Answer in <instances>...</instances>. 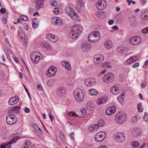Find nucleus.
<instances>
[{"instance_id": "nucleus-46", "label": "nucleus", "mask_w": 148, "mask_h": 148, "mask_svg": "<svg viewBox=\"0 0 148 148\" xmlns=\"http://www.w3.org/2000/svg\"><path fill=\"white\" fill-rule=\"evenodd\" d=\"M68 116H72L77 117L78 116V115L75 112H69L68 113Z\"/></svg>"}, {"instance_id": "nucleus-41", "label": "nucleus", "mask_w": 148, "mask_h": 148, "mask_svg": "<svg viewBox=\"0 0 148 148\" xmlns=\"http://www.w3.org/2000/svg\"><path fill=\"white\" fill-rule=\"evenodd\" d=\"M131 144L134 147H139L140 145V144L137 141L132 142Z\"/></svg>"}, {"instance_id": "nucleus-53", "label": "nucleus", "mask_w": 148, "mask_h": 148, "mask_svg": "<svg viewBox=\"0 0 148 148\" xmlns=\"http://www.w3.org/2000/svg\"><path fill=\"white\" fill-rule=\"evenodd\" d=\"M77 16V17L78 16L77 15V14L74 12V10L73 11V12L71 14V17H76V16Z\"/></svg>"}, {"instance_id": "nucleus-16", "label": "nucleus", "mask_w": 148, "mask_h": 148, "mask_svg": "<svg viewBox=\"0 0 148 148\" xmlns=\"http://www.w3.org/2000/svg\"><path fill=\"white\" fill-rule=\"evenodd\" d=\"M116 111V107L112 106L109 107L106 109V113L107 115H110L114 113Z\"/></svg>"}, {"instance_id": "nucleus-7", "label": "nucleus", "mask_w": 148, "mask_h": 148, "mask_svg": "<svg viewBox=\"0 0 148 148\" xmlns=\"http://www.w3.org/2000/svg\"><path fill=\"white\" fill-rule=\"evenodd\" d=\"M17 120L16 117L12 114H10L6 117V122L8 125H12L15 123Z\"/></svg>"}, {"instance_id": "nucleus-61", "label": "nucleus", "mask_w": 148, "mask_h": 148, "mask_svg": "<svg viewBox=\"0 0 148 148\" xmlns=\"http://www.w3.org/2000/svg\"><path fill=\"white\" fill-rule=\"evenodd\" d=\"M5 9L4 8H1V10H0V12L1 13H3L5 12Z\"/></svg>"}, {"instance_id": "nucleus-52", "label": "nucleus", "mask_w": 148, "mask_h": 148, "mask_svg": "<svg viewBox=\"0 0 148 148\" xmlns=\"http://www.w3.org/2000/svg\"><path fill=\"white\" fill-rule=\"evenodd\" d=\"M47 84L49 86H50L53 84V82L51 80H48L47 82Z\"/></svg>"}, {"instance_id": "nucleus-45", "label": "nucleus", "mask_w": 148, "mask_h": 148, "mask_svg": "<svg viewBox=\"0 0 148 148\" xmlns=\"http://www.w3.org/2000/svg\"><path fill=\"white\" fill-rule=\"evenodd\" d=\"M138 111L141 112L143 111V108L141 103H139L137 105Z\"/></svg>"}, {"instance_id": "nucleus-48", "label": "nucleus", "mask_w": 148, "mask_h": 148, "mask_svg": "<svg viewBox=\"0 0 148 148\" xmlns=\"http://www.w3.org/2000/svg\"><path fill=\"white\" fill-rule=\"evenodd\" d=\"M142 33L146 34L148 33V27H145L142 30Z\"/></svg>"}, {"instance_id": "nucleus-24", "label": "nucleus", "mask_w": 148, "mask_h": 148, "mask_svg": "<svg viewBox=\"0 0 148 148\" xmlns=\"http://www.w3.org/2000/svg\"><path fill=\"white\" fill-rule=\"evenodd\" d=\"M140 15V18L142 20H148V10H146L144 12H142Z\"/></svg>"}, {"instance_id": "nucleus-3", "label": "nucleus", "mask_w": 148, "mask_h": 148, "mask_svg": "<svg viewBox=\"0 0 148 148\" xmlns=\"http://www.w3.org/2000/svg\"><path fill=\"white\" fill-rule=\"evenodd\" d=\"M100 35L99 31H94L90 33L88 37V41L94 42L98 41L100 39Z\"/></svg>"}, {"instance_id": "nucleus-2", "label": "nucleus", "mask_w": 148, "mask_h": 148, "mask_svg": "<svg viewBox=\"0 0 148 148\" xmlns=\"http://www.w3.org/2000/svg\"><path fill=\"white\" fill-rule=\"evenodd\" d=\"M74 96L75 100L78 102L81 103L84 100V93L81 89H75L74 91Z\"/></svg>"}, {"instance_id": "nucleus-20", "label": "nucleus", "mask_w": 148, "mask_h": 148, "mask_svg": "<svg viewBox=\"0 0 148 148\" xmlns=\"http://www.w3.org/2000/svg\"><path fill=\"white\" fill-rule=\"evenodd\" d=\"M18 101V97L16 96L10 98L8 101V103L9 105H13L16 104Z\"/></svg>"}, {"instance_id": "nucleus-32", "label": "nucleus", "mask_w": 148, "mask_h": 148, "mask_svg": "<svg viewBox=\"0 0 148 148\" xmlns=\"http://www.w3.org/2000/svg\"><path fill=\"white\" fill-rule=\"evenodd\" d=\"M96 16L99 18H104L106 17V13L102 11L97 13Z\"/></svg>"}, {"instance_id": "nucleus-49", "label": "nucleus", "mask_w": 148, "mask_h": 148, "mask_svg": "<svg viewBox=\"0 0 148 148\" xmlns=\"http://www.w3.org/2000/svg\"><path fill=\"white\" fill-rule=\"evenodd\" d=\"M143 119L146 122L148 121V114L145 113L143 117Z\"/></svg>"}, {"instance_id": "nucleus-29", "label": "nucleus", "mask_w": 148, "mask_h": 148, "mask_svg": "<svg viewBox=\"0 0 148 148\" xmlns=\"http://www.w3.org/2000/svg\"><path fill=\"white\" fill-rule=\"evenodd\" d=\"M128 49L127 48H124L121 46H119L117 48V50L118 52L122 53L124 52V50L128 51Z\"/></svg>"}, {"instance_id": "nucleus-62", "label": "nucleus", "mask_w": 148, "mask_h": 148, "mask_svg": "<svg viewBox=\"0 0 148 148\" xmlns=\"http://www.w3.org/2000/svg\"><path fill=\"white\" fill-rule=\"evenodd\" d=\"M130 26L132 27H134L136 26L135 23H133L132 21H131L130 23Z\"/></svg>"}, {"instance_id": "nucleus-10", "label": "nucleus", "mask_w": 148, "mask_h": 148, "mask_svg": "<svg viewBox=\"0 0 148 148\" xmlns=\"http://www.w3.org/2000/svg\"><path fill=\"white\" fill-rule=\"evenodd\" d=\"M57 71V69L55 66H51L46 71V73L48 76L52 77L55 75Z\"/></svg>"}, {"instance_id": "nucleus-38", "label": "nucleus", "mask_w": 148, "mask_h": 148, "mask_svg": "<svg viewBox=\"0 0 148 148\" xmlns=\"http://www.w3.org/2000/svg\"><path fill=\"white\" fill-rule=\"evenodd\" d=\"M124 96V94L122 93L121 95L118 97L117 100L119 103H121L123 102Z\"/></svg>"}, {"instance_id": "nucleus-25", "label": "nucleus", "mask_w": 148, "mask_h": 148, "mask_svg": "<svg viewBox=\"0 0 148 148\" xmlns=\"http://www.w3.org/2000/svg\"><path fill=\"white\" fill-rule=\"evenodd\" d=\"M137 60V57L136 56H132L127 60V62L128 64H131Z\"/></svg>"}, {"instance_id": "nucleus-40", "label": "nucleus", "mask_w": 148, "mask_h": 148, "mask_svg": "<svg viewBox=\"0 0 148 148\" xmlns=\"http://www.w3.org/2000/svg\"><path fill=\"white\" fill-rule=\"evenodd\" d=\"M19 138L18 137H14L8 143H5V145H10L12 143H14L16 142V140L18 139Z\"/></svg>"}, {"instance_id": "nucleus-22", "label": "nucleus", "mask_w": 148, "mask_h": 148, "mask_svg": "<svg viewBox=\"0 0 148 148\" xmlns=\"http://www.w3.org/2000/svg\"><path fill=\"white\" fill-rule=\"evenodd\" d=\"M65 90L62 87H60L57 89L56 91V94L59 97L63 96L65 93Z\"/></svg>"}, {"instance_id": "nucleus-57", "label": "nucleus", "mask_w": 148, "mask_h": 148, "mask_svg": "<svg viewBox=\"0 0 148 148\" xmlns=\"http://www.w3.org/2000/svg\"><path fill=\"white\" fill-rule=\"evenodd\" d=\"M49 116L51 120V122H53V116L52 115V114H50V113H49Z\"/></svg>"}, {"instance_id": "nucleus-34", "label": "nucleus", "mask_w": 148, "mask_h": 148, "mask_svg": "<svg viewBox=\"0 0 148 148\" xmlns=\"http://www.w3.org/2000/svg\"><path fill=\"white\" fill-rule=\"evenodd\" d=\"M105 46L106 48H110L112 46L111 41L110 40L106 41L105 42Z\"/></svg>"}, {"instance_id": "nucleus-5", "label": "nucleus", "mask_w": 148, "mask_h": 148, "mask_svg": "<svg viewBox=\"0 0 148 148\" xmlns=\"http://www.w3.org/2000/svg\"><path fill=\"white\" fill-rule=\"evenodd\" d=\"M106 134L104 131H100L97 132L95 136V140L97 142H101L106 138Z\"/></svg>"}, {"instance_id": "nucleus-21", "label": "nucleus", "mask_w": 148, "mask_h": 148, "mask_svg": "<svg viewBox=\"0 0 148 148\" xmlns=\"http://www.w3.org/2000/svg\"><path fill=\"white\" fill-rule=\"evenodd\" d=\"M44 0H36L35 8L36 10H39L42 7Z\"/></svg>"}, {"instance_id": "nucleus-26", "label": "nucleus", "mask_w": 148, "mask_h": 148, "mask_svg": "<svg viewBox=\"0 0 148 148\" xmlns=\"http://www.w3.org/2000/svg\"><path fill=\"white\" fill-rule=\"evenodd\" d=\"M20 109L19 106H15L11 108L9 111L12 112L14 113H17L19 112Z\"/></svg>"}, {"instance_id": "nucleus-11", "label": "nucleus", "mask_w": 148, "mask_h": 148, "mask_svg": "<svg viewBox=\"0 0 148 148\" xmlns=\"http://www.w3.org/2000/svg\"><path fill=\"white\" fill-rule=\"evenodd\" d=\"M141 38L139 36L133 37L129 40L130 43L133 45H135L139 43L141 41Z\"/></svg>"}, {"instance_id": "nucleus-9", "label": "nucleus", "mask_w": 148, "mask_h": 148, "mask_svg": "<svg viewBox=\"0 0 148 148\" xmlns=\"http://www.w3.org/2000/svg\"><path fill=\"white\" fill-rule=\"evenodd\" d=\"M106 2L105 0H99L96 3L97 8L99 10L104 9L106 6Z\"/></svg>"}, {"instance_id": "nucleus-31", "label": "nucleus", "mask_w": 148, "mask_h": 148, "mask_svg": "<svg viewBox=\"0 0 148 148\" xmlns=\"http://www.w3.org/2000/svg\"><path fill=\"white\" fill-rule=\"evenodd\" d=\"M140 134V131L139 129H134L132 132V135L134 137L138 136Z\"/></svg>"}, {"instance_id": "nucleus-13", "label": "nucleus", "mask_w": 148, "mask_h": 148, "mask_svg": "<svg viewBox=\"0 0 148 148\" xmlns=\"http://www.w3.org/2000/svg\"><path fill=\"white\" fill-rule=\"evenodd\" d=\"M19 36L22 40L23 45L25 47H26L28 43V40L27 37L25 36V34L24 32H21L19 34Z\"/></svg>"}, {"instance_id": "nucleus-12", "label": "nucleus", "mask_w": 148, "mask_h": 148, "mask_svg": "<svg viewBox=\"0 0 148 148\" xmlns=\"http://www.w3.org/2000/svg\"><path fill=\"white\" fill-rule=\"evenodd\" d=\"M85 84L87 86H93L96 84V80L93 78L86 79L85 80Z\"/></svg>"}, {"instance_id": "nucleus-17", "label": "nucleus", "mask_w": 148, "mask_h": 148, "mask_svg": "<svg viewBox=\"0 0 148 148\" xmlns=\"http://www.w3.org/2000/svg\"><path fill=\"white\" fill-rule=\"evenodd\" d=\"M46 37L51 42H55L58 39V37L56 36L51 33H48L46 35Z\"/></svg>"}, {"instance_id": "nucleus-59", "label": "nucleus", "mask_w": 148, "mask_h": 148, "mask_svg": "<svg viewBox=\"0 0 148 148\" xmlns=\"http://www.w3.org/2000/svg\"><path fill=\"white\" fill-rule=\"evenodd\" d=\"M24 26L25 27V29L27 31L28 29V27L27 24L26 23H25L24 24Z\"/></svg>"}, {"instance_id": "nucleus-47", "label": "nucleus", "mask_w": 148, "mask_h": 148, "mask_svg": "<svg viewBox=\"0 0 148 148\" xmlns=\"http://www.w3.org/2000/svg\"><path fill=\"white\" fill-rule=\"evenodd\" d=\"M0 148H11V147L10 145H5V143H4L1 145Z\"/></svg>"}, {"instance_id": "nucleus-30", "label": "nucleus", "mask_w": 148, "mask_h": 148, "mask_svg": "<svg viewBox=\"0 0 148 148\" xmlns=\"http://www.w3.org/2000/svg\"><path fill=\"white\" fill-rule=\"evenodd\" d=\"M77 5L76 8H77L78 11H80L83 5V1L81 0H77Z\"/></svg>"}, {"instance_id": "nucleus-36", "label": "nucleus", "mask_w": 148, "mask_h": 148, "mask_svg": "<svg viewBox=\"0 0 148 148\" xmlns=\"http://www.w3.org/2000/svg\"><path fill=\"white\" fill-rule=\"evenodd\" d=\"M73 9L70 7L66 8L65 10L66 13L69 14L71 17L72 13L73 12Z\"/></svg>"}, {"instance_id": "nucleus-55", "label": "nucleus", "mask_w": 148, "mask_h": 148, "mask_svg": "<svg viewBox=\"0 0 148 148\" xmlns=\"http://www.w3.org/2000/svg\"><path fill=\"white\" fill-rule=\"evenodd\" d=\"M51 4L52 6L55 7L57 5V2L56 1H54L53 3L51 2Z\"/></svg>"}, {"instance_id": "nucleus-8", "label": "nucleus", "mask_w": 148, "mask_h": 148, "mask_svg": "<svg viewBox=\"0 0 148 148\" xmlns=\"http://www.w3.org/2000/svg\"><path fill=\"white\" fill-rule=\"evenodd\" d=\"M114 75L111 73H107L102 78V80L106 83H109L112 82L114 79Z\"/></svg>"}, {"instance_id": "nucleus-43", "label": "nucleus", "mask_w": 148, "mask_h": 148, "mask_svg": "<svg viewBox=\"0 0 148 148\" xmlns=\"http://www.w3.org/2000/svg\"><path fill=\"white\" fill-rule=\"evenodd\" d=\"M58 17H54L52 18L51 19V22L52 23L56 25V21H57V19H58Z\"/></svg>"}, {"instance_id": "nucleus-42", "label": "nucleus", "mask_w": 148, "mask_h": 148, "mask_svg": "<svg viewBox=\"0 0 148 148\" xmlns=\"http://www.w3.org/2000/svg\"><path fill=\"white\" fill-rule=\"evenodd\" d=\"M104 122L103 120H99L97 123V125L98 126V127H101L104 125Z\"/></svg>"}, {"instance_id": "nucleus-14", "label": "nucleus", "mask_w": 148, "mask_h": 148, "mask_svg": "<svg viewBox=\"0 0 148 148\" xmlns=\"http://www.w3.org/2000/svg\"><path fill=\"white\" fill-rule=\"evenodd\" d=\"M114 136V138L119 142H121L123 141L125 139L124 135L121 133L115 134Z\"/></svg>"}, {"instance_id": "nucleus-64", "label": "nucleus", "mask_w": 148, "mask_h": 148, "mask_svg": "<svg viewBox=\"0 0 148 148\" xmlns=\"http://www.w3.org/2000/svg\"><path fill=\"white\" fill-rule=\"evenodd\" d=\"M114 21L113 20H110L108 21V24L110 25H111L114 23Z\"/></svg>"}, {"instance_id": "nucleus-56", "label": "nucleus", "mask_w": 148, "mask_h": 148, "mask_svg": "<svg viewBox=\"0 0 148 148\" xmlns=\"http://www.w3.org/2000/svg\"><path fill=\"white\" fill-rule=\"evenodd\" d=\"M139 65V63L138 62L135 63L132 66L133 68H135L138 67Z\"/></svg>"}, {"instance_id": "nucleus-51", "label": "nucleus", "mask_w": 148, "mask_h": 148, "mask_svg": "<svg viewBox=\"0 0 148 148\" xmlns=\"http://www.w3.org/2000/svg\"><path fill=\"white\" fill-rule=\"evenodd\" d=\"M138 117L135 116L132 118V121L133 122H136L138 121Z\"/></svg>"}, {"instance_id": "nucleus-19", "label": "nucleus", "mask_w": 148, "mask_h": 148, "mask_svg": "<svg viewBox=\"0 0 148 148\" xmlns=\"http://www.w3.org/2000/svg\"><path fill=\"white\" fill-rule=\"evenodd\" d=\"M110 91L113 94L115 95H118L120 92V90L116 85L112 86L110 88Z\"/></svg>"}, {"instance_id": "nucleus-27", "label": "nucleus", "mask_w": 148, "mask_h": 148, "mask_svg": "<svg viewBox=\"0 0 148 148\" xmlns=\"http://www.w3.org/2000/svg\"><path fill=\"white\" fill-rule=\"evenodd\" d=\"M107 100V97H103L99 99L97 101V104H101L106 103Z\"/></svg>"}, {"instance_id": "nucleus-63", "label": "nucleus", "mask_w": 148, "mask_h": 148, "mask_svg": "<svg viewBox=\"0 0 148 148\" xmlns=\"http://www.w3.org/2000/svg\"><path fill=\"white\" fill-rule=\"evenodd\" d=\"M54 12L56 14H57V13H58L59 11L58 8H55L54 10Z\"/></svg>"}, {"instance_id": "nucleus-37", "label": "nucleus", "mask_w": 148, "mask_h": 148, "mask_svg": "<svg viewBox=\"0 0 148 148\" xmlns=\"http://www.w3.org/2000/svg\"><path fill=\"white\" fill-rule=\"evenodd\" d=\"M87 108L90 110H92L94 108V105L91 102H88L86 104Z\"/></svg>"}, {"instance_id": "nucleus-35", "label": "nucleus", "mask_w": 148, "mask_h": 148, "mask_svg": "<svg viewBox=\"0 0 148 148\" xmlns=\"http://www.w3.org/2000/svg\"><path fill=\"white\" fill-rule=\"evenodd\" d=\"M88 93L91 95H95L98 93V91L94 89H91L88 91Z\"/></svg>"}, {"instance_id": "nucleus-15", "label": "nucleus", "mask_w": 148, "mask_h": 148, "mask_svg": "<svg viewBox=\"0 0 148 148\" xmlns=\"http://www.w3.org/2000/svg\"><path fill=\"white\" fill-rule=\"evenodd\" d=\"M104 58L103 56L101 54L95 55L94 58V61L95 63L97 64L101 62Z\"/></svg>"}, {"instance_id": "nucleus-44", "label": "nucleus", "mask_w": 148, "mask_h": 148, "mask_svg": "<svg viewBox=\"0 0 148 148\" xmlns=\"http://www.w3.org/2000/svg\"><path fill=\"white\" fill-rule=\"evenodd\" d=\"M56 25H58V26H61L62 25V19L60 18L59 17L57 19Z\"/></svg>"}, {"instance_id": "nucleus-28", "label": "nucleus", "mask_w": 148, "mask_h": 148, "mask_svg": "<svg viewBox=\"0 0 148 148\" xmlns=\"http://www.w3.org/2000/svg\"><path fill=\"white\" fill-rule=\"evenodd\" d=\"M62 65L66 69L69 70H71V66L70 64L68 62L63 61L62 62Z\"/></svg>"}, {"instance_id": "nucleus-23", "label": "nucleus", "mask_w": 148, "mask_h": 148, "mask_svg": "<svg viewBox=\"0 0 148 148\" xmlns=\"http://www.w3.org/2000/svg\"><path fill=\"white\" fill-rule=\"evenodd\" d=\"M90 47V45L87 43H83L82 45V49L84 52L88 51Z\"/></svg>"}, {"instance_id": "nucleus-4", "label": "nucleus", "mask_w": 148, "mask_h": 148, "mask_svg": "<svg viewBox=\"0 0 148 148\" xmlns=\"http://www.w3.org/2000/svg\"><path fill=\"white\" fill-rule=\"evenodd\" d=\"M30 58L33 62L34 64H37L42 59V56L39 53L34 51L31 53Z\"/></svg>"}, {"instance_id": "nucleus-39", "label": "nucleus", "mask_w": 148, "mask_h": 148, "mask_svg": "<svg viewBox=\"0 0 148 148\" xmlns=\"http://www.w3.org/2000/svg\"><path fill=\"white\" fill-rule=\"evenodd\" d=\"M37 18H35L32 20V25L34 28H36L38 26V24L36 23V20Z\"/></svg>"}, {"instance_id": "nucleus-60", "label": "nucleus", "mask_w": 148, "mask_h": 148, "mask_svg": "<svg viewBox=\"0 0 148 148\" xmlns=\"http://www.w3.org/2000/svg\"><path fill=\"white\" fill-rule=\"evenodd\" d=\"M35 126L36 127V129H38L37 131L40 133L41 134L42 133V131L40 129L39 127H38L36 125H35Z\"/></svg>"}, {"instance_id": "nucleus-18", "label": "nucleus", "mask_w": 148, "mask_h": 148, "mask_svg": "<svg viewBox=\"0 0 148 148\" xmlns=\"http://www.w3.org/2000/svg\"><path fill=\"white\" fill-rule=\"evenodd\" d=\"M35 148V146L34 145L31 144V142L29 140H25L24 144H23L21 146L22 148Z\"/></svg>"}, {"instance_id": "nucleus-50", "label": "nucleus", "mask_w": 148, "mask_h": 148, "mask_svg": "<svg viewBox=\"0 0 148 148\" xmlns=\"http://www.w3.org/2000/svg\"><path fill=\"white\" fill-rule=\"evenodd\" d=\"M21 19L24 21L27 20L28 18L27 16L24 15H21Z\"/></svg>"}, {"instance_id": "nucleus-33", "label": "nucleus", "mask_w": 148, "mask_h": 148, "mask_svg": "<svg viewBox=\"0 0 148 148\" xmlns=\"http://www.w3.org/2000/svg\"><path fill=\"white\" fill-rule=\"evenodd\" d=\"M98 127L97 124H94L90 126L89 128V130L90 131L92 132L96 130L98 128Z\"/></svg>"}, {"instance_id": "nucleus-6", "label": "nucleus", "mask_w": 148, "mask_h": 148, "mask_svg": "<svg viewBox=\"0 0 148 148\" xmlns=\"http://www.w3.org/2000/svg\"><path fill=\"white\" fill-rule=\"evenodd\" d=\"M126 119V115L123 112H119L116 115L115 120L118 123H122Z\"/></svg>"}, {"instance_id": "nucleus-54", "label": "nucleus", "mask_w": 148, "mask_h": 148, "mask_svg": "<svg viewBox=\"0 0 148 148\" xmlns=\"http://www.w3.org/2000/svg\"><path fill=\"white\" fill-rule=\"evenodd\" d=\"M81 111L83 114L84 115L86 114V111L84 108H82L81 109Z\"/></svg>"}, {"instance_id": "nucleus-58", "label": "nucleus", "mask_w": 148, "mask_h": 148, "mask_svg": "<svg viewBox=\"0 0 148 148\" xmlns=\"http://www.w3.org/2000/svg\"><path fill=\"white\" fill-rule=\"evenodd\" d=\"M37 87L39 91H41L42 90V87L39 84H38L37 85Z\"/></svg>"}, {"instance_id": "nucleus-1", "label": "nucleus", "mask_w": 148, "mask_h": 148, "mask_svg": "<svg viewBox=\"0 0 148 148\" xmlns=\"http://www.w3.org/2000/svg\"><path fill=\"white\" fill-rule=\"evenodd\" d=\"M82 31V27L76 25L73 26L71 30L69 32V35L70 38L76 39Z\"/></svg>"}]
</instances>
